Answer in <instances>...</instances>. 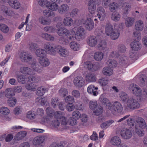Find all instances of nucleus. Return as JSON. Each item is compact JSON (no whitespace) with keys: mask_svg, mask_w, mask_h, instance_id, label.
Segmentation results:
<instances>
[{"mask_svg":"<svg viewBox=\"0 0 147 147\" xmlns=\"http://www.w3.org/2000/svg\"><path fill=\"white\" fill-rule=\"evenodd\" d=\"M0 112L4 115H7L9 113V110L7 107H3L1 108Z\"/></svg>","mask_w":147,"mask_h":147,"instance_id":"obj_51","label":"nucleus"},{"mask_svg":"<svg viewBox=\"0 0 147 147\" xmlns=\"http://www.w3.org/2000/svg\"><path fill=\"white\" fill-rule=\"evenodd\" d=\"M119 34L120 33L119 30H114L109 36L112 40H115L118 38Z\"/></svg>","mask_w":147,"mask_h":147,"instance_id":"obj_29","label":"nucleus"},{"mask_svg":"<svg viewBox=\"0 0 147 147\" xmlns=\"http://www.w3.org/2000/svg\"><path fill=\"white\" fill-rule=\"evenodd\" d=\"M144 27V25L143 22L141 20H139L136 22L135 25V28L137 31L142 30Z\"/></svg>","mask_w":147,"mask_h":147,"instance_id":"obj_30","label":"nucleus"},{"mask_svg":"<svg viewBox=\"0 0 147 147\" xmlns=\"http://www.w3.org/2000/svg\"><path fill=\"white\" fill-rule=\"evenodd\" d=\"M46 54V51L42 49H38L36 51V55L40 58L45 57Z\"/></svg>","mask_w":147,"mask_h":147,"instance_id":"obj_24","label":"nucleus"},{"mask_svg":"<svg viewBox=\"0 0 147 147\" xmlns=\"http://www.w3.org/2000/svg\"><path fill=\"white\" fill-rule=\"evenodd\" d=\"M98 89L97 87H95L94 85H91L88 87L87 91L88 93L93 94V95L96 96L98 94L97 91Z\"/></svg>","mask_w":147,"mask_h":147,"instance_id":"obj_19","label":"nucleus"},{"mask_svg":"<svg viewBox=\"0 0 147 147\" xmlns=\"http://www.w3.org/2000/svg\"><path fill=\"white\" fill-rule=\"evenodd\" d=\"M137 122L138 124L139 127L142 129L145 128L146 127L145 121L144 119L141 117H138L137 120Z\"/></svg>","mask_w":147,"mask_h":147,"instance_id":"obj_26","label":"nucleus"},{"mask_svg":"<svg viewBox=\"0 0 147 147\" xmlns=\"http://www.w3.org/2000/svg\"><path fill=\"white\" fill-rule=\"evenodd\" d=\"M96 79L95 75L92 73H88L86 76V81L89 82H95Z\"/></svg>","mask_w":147,"mask_h":147,"instance_id":"obj_15","label":"nucleus"},{"mask_svg":"<svg viewBox=\"0 0 147 147\" xmlns=\"http://www.w3.org/2000/svg\"><path fill=\"white\" fill-rule=\"evenodd\" d=\"M0 29L2 32L5 33H7L9 30L8 27L3 24H0Z\"/></svg>","mask_w":147,"mask_h":147,"instance_id":"obj_52","label":"nucleus"},{"mask_svg":"<svg viewBox=\"0 0 147 147\" xmlns=\"http://www.w3.org/2000/svg\"><path fill=\"white\" fill-rule=\"evenodd\" d=\"M129 90L134 94L137 96H141L142 93V90L137 85L132 84L130 85Z\"/></svg>","mask_w":147,"mask_h":147,"instance_id":"obj_5","label":"nucleus"},{"mask_svg":"<svg viewBox=\"0 0 147 147\" xmlns=\"http://www.w3.org/2000/svg\"><path fill=\"white\" fill-rule=\"evenodd\" d=\"M99 100L100 102L103 104H108V105L110 104L109 103V102L108 99L103 96L101 95L100 96Z\"/></svg>","mask_w":147,"mask_h":147,"instance_id":"obj_50","label":"nucleus"},{"mask_svg":"<svg viewBox=\"0 0 147 147\" xmlns=\"http://www.w3.org/2000/svg\"><path fill=\"white\" fill-rule=\"evenodd\" d=\"M98 47L102 50H106L107 49L106 42L105 41H102L98 45Z\"/></svg>","mask_w":147,"mask_h":147,"instance_id":"obj_47","label":"nucleus"},{"mask_svg":"<svg viewBox=\"0 0 147 147\" xmlns=\"http://www.w3.org/2000/svg\"><path fill=\"white\" fill-rule=\"evenodd\" d=\"M120 100L123 102H125L128 98L127 94L124 92L122 93L120 96Z\"/></svg>","mask_w":147,"mask_h":147,"instance_id":"obj_58","label":"nucleus"},{"mask_svg":"<svg viewBox=\"0 0 147 147\" xmlns=\"http://www.w3.org/2000/svg\"><path fill=\"white\" fill-rule=\"evenodd\" d=\"M118 52L121 53H124L126 51V48L123 44L119 45L118 47Z\"/></svg>","mask_w":147,"mask_h":147,"instance_id":"obj_59","label":"nucleus"},{"mask_svg":"<svg viewBox=\"0 0 147 147\" xmlns=\"http://www.w3.org/2000/svg\"><path fill=\"white\" fill-rule=\"evenodd\" d=\"M39 22L43 25H49L51 22L50 20L45 19V18L40 17L38 19Z\"/></svg>","mask_w":147,"mask_h":147,"instance_id":"obj_37","label":"nucleus"},{"mask_svg":"<svg viewBox=\"0 0 147 147\" xmlns=\"http://www.w3.org/2000/svg\"><path fill=\"white\" fill-rule=\"evenodd\" d=\"M16 99L14 97L10 98L8 101V105L11 107H13L16 104Z\"/></svg>","mask_w":147,"mask_h":147,"instance_id":"obj_46","label":"nucleus"},{"mask_svg":"<svg viewBox=\"0 0 147 147\" xmlns=\"http://www.w3.org/2000/svg\"><path fill=\"white\" fill-rule=\"evenodd\" d=\"M59 93L61 96L64 97L68 94V91L65 88H61L59 90Z\"/></svg>","mask_w":147,"mask_h":147,"instance_id":"obj_57","label":"nucleus"},{"mask_svg":"<svg viewBox=\"0 0 147 147\" xmlns=\"http://www.w3.org/2000/svg\"><path fill=\"white\" fill-rule=\"evenodd\" d=\"M20 58L22 62L29 63L32 61V57L28 52H23L20 54Z\"/></svg>","mask_w":147,"mask_h":147,"instance_id":"obj_6","label":"nucleus"},{"mask_svg":"<svg viewBox=\"0 0 147 147\" xmlns=\"http://www.w3.org/2000/svg\"><path fill=\"white\" fill-rule=\"evenodd\" d=\"M38 86L37 84H34L31 82L30 84H28L26 86V88L28 90L35 91L37 88Z\"/></svg>","mask_w":147,"mask_h":147,"instance_id":"obj_36","label":"nucleus"},{"mask_svg":"<svg viewBox=\"0 0 147 147\" xmlns=\"http://www.w3.org/2000/svg\"><path fill=\"white\" fill-rule=\"evenodd\" d=\"M103 53L100 52H96L94 55V58L97 61L101 60L103 58Z\"/></svg>","mask_w":147,"mask_h":147,"instance_id":"obj_38","label":"nucleus"},{"mask_svg":"<svg viewBox=\"0 0 147 147\" xmlns=\"http://www.w3.org/2000/svg\"><path fill=\"white\" fill-rule=\"evenodd\" d=\"M37 89L36 92L37 95L39 96L43 95L45 92L46 90L42 86L37 88Z\"/></svg>","mask_w":147,"mask_h":147,"instance_id":"obj_43","label":"nucleus"},{"mask_svg":"<svg viewBox=\"0 0 147 147\" xmlns=\"http://www.w3.org/2000/svg\"><path fill=\"white\" fill-rule=\"evenodd\" d=\"M121 135L123 138L128 139L131 137L132 133L130 130L126 128H123L121 131Z\"/></svg>","mask_w":147,"mask_h":147,"instance_id":"obj_8","label":"nucleus"},{"mask_svg":"<svg viewBox=\"0 0 147 147\" xmlns=\"http://www.w3.org/2000/svg\"><path fill=\"white\" fill-rule=\"evenodd\" d=\"M105 30L106 34L109 36L115 29H113V26L110 23H108L105 25Z\"/></svg>","mask_w":147,"mask_h":147,"instance_id":"obj_20","label":"nucleus"},{"mask_svg":"<svg viewBox=\"0 0 147 147\" xmlns=\"http://www.w3.org/2000/svg\"><path fill=\"white\" fill-rule=\"evenodd\" d=\"M83 24L86 28L89 31L92 29L94 26L92 20L90 18H88L86 20L83 21Z\"/></svg>","mask_w":147,"mask_h":147,"instance_id":"obj_7","label":"nucleus"},{"mask_svg":"<svg viewBox=\"0 0 147 147\" xmlns=\"http://www.w3.org/2000/svg\"><path fill=\"white\" fill-rule=\"evenodd\" d=\"M121 18L120 14L117 12H113L111 15V19L115 22L118 21Z\"/></svg>","mask_w":147,"mask_h":147,"instance_id":"obj_27","label":"nucleus"},{"mask_svg":"<svg viewBox=\"0 0 147 147\" xmlns=\"http://www.w3.org/2000/svg\"><path fill=\"white\" fill-rule=\"evenodd\" d=\"M70 46L71 49L75 51H77L79 50V44L76 42H71L70 43Z\"/></svg>","mask_w":147,"mask_h":147,"instance_id":"obj_45","label":"nucleus"},{"mask_svg":"<svg viewBox=\"0 0 147 147\" xmlns=\"http://www.w3.org/2000/svg\"><path fill=\"white\" fill-rule=\"evenodd\" d=\"M69 9V6L66 4H63L61 5L58 8V11L61 14L66 13Z\"/></svg>","mask_w":147,"mask_h":147,"instance_id":"obj_18","label":"nucleus"},{"mask_svg":"<svg viewBox=\"0 0 147 147\" xmlns=\"http://www.w3.org/2000/svg\"><path fill=\"white\" fill-rule=\"evenodd\" d=\"M53 3V4H51L50 5H48V9L53 11H55L58 9L59 7L58 5L56 4Z\"/></svg>","mask_w":147,"mask_h":147,"instance_id":"obj_53","label":"nucleus"},{"mask_svg":"<svg viewBox=\"0 0 147 147\" xmlns=\"http://www.w3.org/2000/svg\"><path fill=\"white\" fill-rule=\"evenodd\" d=\"M20 70V72L23 74L29 75L31 73V69L27 67H22Z\"/></svg>","mask_w":147,"mask_h":147,"instance_id":"obj_28","label":"nucleus"},{"mask_svg":"<svg viewBox=\"0 0 147 147\" xmlns=\"http://www.w3.org/2000/svg\"><path fill=\"white\" fill-rule=\"evenodd\" d=\"M109 80L106 78H102L99 80V83L102 86H105L108 83Z\"/></svg>","mask_w":147,"mask_h":147,"instance_id":"obj_54","label":"nucleus"},{"mask_svg":"<svg viewBox=\"0 0 147 147\" xmlns=\"http://www.w3.org/2000/svg\"><path fill=\"white\" fill-rule=\"evenodd\" d=\"M114 121L112 120H109L102 123L100 125L101 128L103 129H105L109 127L113 123Z\"/></svg>","mask_w":147,"mask_h":147,"instance_id":"obj_31","label":"nucleus"},{"mask_svg":"<svg viewBox=\"0 0 147 147\" xmlns=\"http://www.w3.org/2000/svg\"><path fill=\"white\" fill-rule=\"evenodd\" d=\"M17 79L19 82L22 84H24L28 82V78H27L25 76L23 75H20L18 76Z\"/></svg>","mask_w":147,"mask_h":147,"instance_id":"obj_25","label":"nucleus"},{"mask_svg":"<svg viewBox=\"0 0 147 147\" xmlns=\"http://www.w3.org/2000/svg\"><path fill=\"white\" fill-rule=\"evenodd\" d=\"M135 19L134 18L129 17L127 18L125 22V24L127 27H129L131 26L134 22Z\"/></svg>","mask_w":147,"mask_h":147,"instance_id":"obj_35","label":"nucleus"},{"mask_svg":"<svg viewBox=\"0 0 147 147\" xmlns=\"http://www.w3.org/2000/svg\"><path fill=\"white\" fill-rule=\"evenodd\" d=\"M43 14L45 16L47 17H53L55 16L54 12L47 10H45L43 11Z\"/></svg>","mask_w":147,"mask_h":147,"instance_id":"obj_42","label":"nucleus"},{"mask_svg":"<svg viewBox=\"0 0 147 147\" xmlns=\"http://www.w3.org/2000/svg\"><path fill=\"white\" fill-rule=\"evenodd\" d=\"M107 64L111 67H115L117 64V62L113 59H109L107 61Z\"/></svg>","mask_w":147,"mask_h":147,"instance_id":"obj_40","label":"nucleus"},{"mask_svg":"<svg viewBox=\"0 0 147 147\" xmlns=\"http://www.w3.org/2000/svg\"><path fill=\"white\" fill-rule=\"evenodd\" d=\"M29 49L31 51H34L38 47L37 45L34 42H29Z\"/></svg>","mask_w":147,"mask_h":147,"instance_id":"obj_56","label":"nucleus"},{"mask_svg":"<svg viewBox=\"0 0 147 147\" xmlns=\"http://www.w3.org/2000/svg\"><path fill=\"white\" fill-rule=\"evenodd\" d=\"M1 10L3 13L9 16H11L14 14L13 12L11 9L4 5L1 6Z\"/></svg>","mask_w":147,"mask_h":147,"instance_id":"obj_14","label":"nucleus"},{"mask_svg":"<svg viewBox=\"0 0 147 147\" xmlns=\"http://www.w3.org/2000/svg\"><path fill=\"white\" fill-rule=\"evenodd\" d=\"M31 67L36 71H38L39 66L36 61H34L31 64Z\"/></svg>","mask_w":147,"mask_h":147,"instance_id":"obj_61","label":"nucleus"},{"mask_svg":"<svg viewBox=\"0 0 147 147\" xmlns=\"http://www.w3.org/2000/svg\"><path fill=\"white\" fill-rule=\"evenodd\" d=\"M8 4L12 7L15 9H18L20 7V3L16 0H10Z\"/></svg>","mask_w":147,"mask_h":147,"instance_id":"obj_23","label":"nucleus"},{"mask_svg":"<svg viewBox=\"0 0 147 147\" xmlns=\"http://www.w3.org/2000/svg\"><path fill=\"white\" fill-rule=\"evenodd\" d=\"M77 30L75 36V38L78 40H80V39L84 38L85 36L86 32L84 29L81 27H75L72 30L75 32Z\"/></svg>","mask_w":147,"mask_h":147,"instance_id":"obj_3","label":"nucleus"},{"mask_svg":"<svg viewBox=\"0 0 147 147\" xmlns=\"http://www.w3.org/2000/svg\"><path fill=\"white\" fill-rule=\"evenodd\" d=\"M97 11L98 18L101 21L103 20L105 17V12L104 8L102 7H99L97 9Z\"/></svg>","mask_w":147,"mask_h":147,"instance_id":"obj_9","label":"nucleus"},{"mask_svg":"<svg viewBox=\"0 0 147 147\" xmlns=\"http://www.w3.org/2000/svg\"><path fill=\"white\" fill-rule=\"evenodd\" d=\"M66 109L69 111H71L75 108V106L72 103H69L66 106Z\"/></svg>","mask_w":147,"mask_h":147,"instance_id":"obj_63","label":"nucleus"},{"mask_svg":"<svg viewBox=\"0 0 147 147\" xmlns=\"http://www.w3.org/2000/svg\"><path fill=\"white\" fill-rule=\"evenodd\" d=\"M113 69L110 67H105L103 68L102 73L105 75L111 76L113 74Z\"/></svg>","mask_w":147,"mask_h":147,"instance_id":"obj_33","label":"nucleus"},{"mask_svg":"<svg viewBox=\"0 0 147 147\" xmlns=\"http://www.w3.org/2000/svg\"><path fill=\"white\" fill-rule=\"evenodd\" d=\"M39 62L41 65L44 67L47 66L50 64V62L48 59L45 57L39 58Z\"/></svg>","mask_w":147,"mask_h":147,"instance_id":"obj_21","label":"nucleus"},{"mask_svg":"<svg viewBox=\"0 0 147 147\" xmlns=\"http://www.w3.org/2000/svg\"><path fill=\"white\" fill-rule=\"evenodd\" d=\"M58 35L61 36H67L69 34V32L67 29L64 28H58L57 32Z\"/></svg>","mask_w":147,"mask_h":147,"instance_id":"obj_12","label":"nucleus"},{"mask_svg":"<svg viewBox=\"0 0 147 147\" xmlns=\"http://www.w3.org/2000/svg\"><path fill=\"white\" fill-rule=\"evenodd\" d=\"M119 62L121 64H127L128 62V58L125 56H121Z\"/></svg>","mask_w":147,"mask_h":147,"instance_id":"obj_48","label":"nucleus"},{"mask_svg":"<svg viewBox=\"0 0 147 147\" xmlns=\"http://www.w3.org/2000/svg\"><path fill=\"white\" fill-rule=\"evenodd\" d=\"M131 46L133 49L137 51L140 50L141 47V45L138 40H134L131 44Z\"/></svg>","mask_w":147,"mask_h":147,"instance_id":"obj_17","label":"nucleus"},{"mask_svg":"<svg viewBox=\"0 0 147 147\" xmlns=\"http://www.w3.org/2000/svg\"><path fill=\"white\" fill-rule=\"evenodd\" d=\"M40 81V78L37 76H34L28 77V81L32 82L34 84L39 82Z\"/></svg>","mask_w":147,"mask_h":147,"instance_id":"obj_32","label":"nucleus"},{"mask_svg":"<svg viewBox=\"0 0 147 147\" xmlns=\"http://www.w3.org/2000/svg\"><path fill=\"white\" fill-rule=\"evenodd\" d=\"M72 22L71 18L69 17H66L64 19L63 23L65 26H70Z\"/></svg>","mask_w":147,"mask_h":147,"instance_id":"obj_44","label":"nucleus"},{"mask_svg":"<svg viewBox=\"0 0 147 147\" xmlns=\"http://www.w3.org/2000/svg\"><path fill=\"white\" fill-rule=\"evenodd\" d=\"M127 125L131 127H134L135 126L136 123L134 119L129 118L127 120Z\"/></svg>","mask_w":147,"mask_h":147,"instance_id":"obj_60","label":"nucleus"},{"mask_svg":"<svg viewBox=\"0 0 147 147\" xmlns=\"http://www.w3.org/2000/svg\"><path fill=\"white\" fill-rule=\"evenodd\" d=\"M5 96L7 98H11L15 95V93L13 90L11 88L6 89L5 92Z\"/></svg>","mask_w":147,"mask_h":147,"instance_id":"obj_34","label":"nucleus"},{"mask_svg":"<svg viewBox=\"0 0 147 147\" xmlns=\"http://www.w3.org/2000/svg\"><path fill=\"white\" fill-rule=\"evenodd\" d=\"M44 48L51 55H55L57 53L60 55L64 56L67 54V51L65 48L60 45L55 46L53 47L49 43H47L45 44Z\"/></svg>","mask_w":147,"mask_h":147,"instance_id":"obj_1","label":"nucleus"},{"mask_svg":"<svg viewBox=\"0 0 147 147\" xmlns=\"http://www.w3.org/2000/svg\"><path fill=\"white\" fill-rule=\"evenodd\" d=\"M123 7L124 13L125 14L128 13V11H130L131 9V6L128 3H125L124 4Z\"/></svg>","mask_w":147,"mask_h":147,"instance_id":"obj_49","label":"nucleus"},{"mask_svg":"<svg viewBox=\"0 0 147 147\" xmlns=\"http://www.w3.org/2000/svg\"><path fill=\"white\" fill-rule=\"evenodd\" d=\"M108 7L110 11L113 12L118 9V5L116 3L113 2L110 3Z\"/></svg>","mask_w":147,"mask_h":147,"instance_id":"obj_39","label":"nucleus"},{"mask_svg":"<svg viewBox=\"0 0 147 147\" xmlns=\"http://www.w3.org/2000/svg\"><path fill=\"white\" fill-rule=\"evenodd\" d=\"M121 140L120 138L115 136L113 137L110 140L111 143L114 146H119L120 144Z\"/></svg>","mask_w":147,"mask_h":147,"instance_id":"obj_16","label":"nucleus"},{"mask_svg":"<svg viewBox=\"0 0 147 147\" xmlns=\"http://www.w3.org/2000/svg\"><path fill=\"white\" fill-rule=\"evenodd\" d=\"M139 84L141 86H144L147 82V77L145 75H142L139 78Z\"/></svg>","mask_w":147,"mask_h":147,"instance_id":"obj_22","label":"nucleus"},{"mask_svg":"<svg viewBox=\"0 0 147 147\" xmlns=\"http://www.w3.org/2000/svg\"><path fill=\"white\" fill-rule=\"evenodd\" d=\"M140 104L138 101L133 98H130L127 101L126 108L129 110H134L139 108Z\"/></svg>","mask_w":147,"mask_h":147,"instance_id":"obj_2","label":"nucleus"},{"mask_svg":"<svg viewBox=\"0 0 147 147\" xmlns=\"http://www.w3.org/2000/svg\"><path fill=\"white\" fill-rule=\"evenodd\" d=\"M111 3V0H102V5L105 8H108Z\"/></svg>","mask_w":147,"mask_h":147,"instance_id":"obj_62","label":"nucleus"},{"mask_svg":"<svg viewBox=\"0 0 147 147\" xmlns=\"http://www.w3.org/2000/svg\"><path fill=\"white\" fill-rule=\"evenodd\" d=\"M74 82L76 86L81 87L84 85L85 81L82 77L78 76L74 79Z\"/></svg>","mask_w":147,"mask_h":147,"instance_id":"obj_10","label":"nucleus"},{"mask_svg":"<svg viewBox=\"0 0 147 147\" xmlns=\"http://www.w3.org/2000/svg\"><path fill=\"white\" fill-rule=\"evenodd\" d=\"M87 42L90 46L94 47L97 44V41L95 36H90L87 38Z\"/></svg>","mask_w":147,"mask_h":147,"instance_id":"obj_11","label":"nucleus"},{"mask_svg":"<svg viewBox=\"0 0 147 147\" xmlns=\"http://www.w3.org/2000/svg\"><path fill=\"white\" fill-rule=\"evenodd\" d=\"M45 138L43 136H37L33 140V143L35 145H38L42 143L44 141Z\"/></svg>","mask_w":147,"mask_h":147,"instance_id":"obj_13","label":"nucleus"},{"mask_svg":"<svg viewBox=\"0 0 147 147\" xmlns=\"http://www.w3.org/2000/svg\"><path fill=\"white\" fill-rule=\"evenodd\" d=\"M103 108L101 106L98 107V109L93 111L94 114L97 116H98L101 114L103 112Z\"/></svg>","mask_w":147,"mask_h":147,"instance_id":"obj_55","label":"nucleus"},{"mask_svg":"<svg viewBox=\"0 0 147 147\" xmlns=\"http://www.w3.org/2000/svg\"><path fill=\"white\" fill-rule=\"evenodd\" d=\"M39 5L42 6L48 7L49 4V2L47 0H41L39 1Z\"/></svg>","mask_w":147,"mask_h":147,"instance_id":"obj_64","label":"nucleus"},{"mask_svg":"<svg viewBox=\"0 0 147 147\" xmlns=\"http://www.w3.org/2000/svg\"><path fill=\"white\" fill-rule=\"evenodd\" d=\"M108 108L113 113L121 112L123 109V107L121 104L117 101L115 102L113 104H109L108 105Z\"/></svg>","mask_w":147,"mask_h":147,"instance_id":"obj_4","label":"nucleus"},{"mask_svg":"<svg viewBox=\"0 0 147 147\" xmlns=\"http://www.w3.org/2000/svg\"><path fill=\"white\" fill-rule=\"evenodd\" d=\"M26 132L25 131H21L18 133L16 135V138L17 140H19L22 139L26 136Z\"/></svg>","mask_w":147,"mask_h":147,"instance_id":"obj_41","label":"nucleus"}]
</instances>
